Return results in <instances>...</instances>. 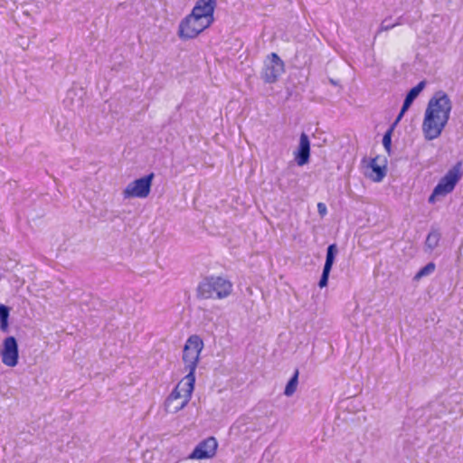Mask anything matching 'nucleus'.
I'll return each mask as SVG.
<instances>
[{"instance_id":"obj_1","label":"nucleus","mask_w":463,"mask_h":463,"mask_svg":"<svg viewBox=\"0 0 463 463\" xmlns=\"http://www.w3.org/2000/svg\"><path fill=\"white\" fill-rule=\"evenodd\" d=\"M452 102L443 90L436 91L430 99L422 122V132L426 140L439 137L448 124Z\"/></svg>"},{"instance_id":"obj_2","label":"nucleus","mask_w":463,"mask_h":463,"mask_svg":"<svg viewBox=\"0 0 463 463\" xmlns=\"http://www.w3.org/2000/svg\"><path fill=\"white\" fill-rule=\"evenodd\" d=\"M203 348V342L197 335H193L187 339L183 350V361L186 369L189 370L185 375L187 391L193 393L195 383V369L199 361V355Z\"/></svg>"},{"instance_id":"obj_3","label":"nucleus","mask_w":463,"mask_h":463,"mask_svg":"<svg viewBox=\"0 0 463 463\" xmlns=\"http://www.w3.org/2000/svg\"><path fill=\"white\" fill-rule=\"evenodd\" d=\"M232 290V284L230 280L221 276H210L199 283L196 296L200 299H222L227 298Z\"/></svg>"},{"instance_id":"obj_4","label":"nucleus","mask_w":463,"mask_h":463,"mask_svg":"<svg viewBox=\"0 0 463 463\" xmlns=\"http://www.w3.org/2000/svg\"><path fill=\"white\" fill-rule=\"evenodd\" d=\"M186 383L184 376L166 398L165 406L167 411L176 413L188 404L191 400L192 393H189L187 391L188 385Z\"/></svg>"},{"instance_id":"obj_5","label":"nucleus","mask_w":463,"mask_h":463,"mask_svg":"<svg viewBox=\"0 0 463 463\" xmlns=\"http://www.w3.org/2000/svg\"><path fill=\"white\" fill-rule=\"evenodd\" d=\"M285 71V63L276 52H271L264 61L260 78L265 83H275Z\"/></svg>"},{"instance_id":"obj_6","label":"nucleus","mask_w":463,"mask_h":463,"mask_svg":"<svg viewBox=\"0 0 463 463\" xmlns=\"http://www.w3.org/2000/svg\"><path fill=\"white\" fill-rule=\"evenodd\" d=\"M210 25V22H206L190 14L181 21L178 35L182 39H193Z\"/></svg>"},{"instance_id":"obj_7","label":"nucleus","mask_w":463,"mask_h":463,"mask_svg":"<svg viewBox=\"0 0 463 463\" xmlns=\"http://www.w3.org/2000/svg\"><path fill=\"white\" fill-rule=\"evenodd\" d=\"M155 177L154 173H150L143 177L130 182L123 191L125 198H146L151 192L152 182Z\"/></svg>"},{"instance_id":"obj_8","label":"nucleus","mask_w":463,"mask_h":463,"mask_svg":"<svg viewBox=\"0 0 463 463\" xmlns=\"http://www.w3.org/2000/svg\"><path fill=\"white\" fill-rule=\"evenodd\" d=\"M461 166L462 163L458 162L446 173L435 186V194L447 195L454 190L462 176Z\"/></svg>"},{"instance_id":"obj_9","label":"nucleus","mask_w":463,"mask_h":463,"mask_svg":"<svg viewBox=\"0 0 463 463\" xmlns=\"http://www.w3.org/2000/svg\"><path fill=\"white\" fill-rule=\"evenodd\" d=\"M1 356L3 364L7 366L14 367L18 364L19 349L14 336H7L4 340Z\"/></svg>"},{"instance_id":"obj_10","label":"nucleus","mask_w":463,"mask_h":463,"mask_svg":"<svg viewBox=\"0 0 463 463\" xmlns=\"http://www.w3.org/2000/svg\"><path fill=\"white\" fill-rule=\"evenodd\" d=\"M218 447L217 440L214 437H209L201 441L190 454L189 458L192 459H206L213 458Z\"/></svg>"},{"instance_id":"obj_11","label":"nucleus","mask_w":463,"mask_h":463,"mask_svg":"<svg viewBox=\"0 0 463 463\" xmlns=\"http://www.w3.org/2000/svg\"><path fill=\"white\" fill-rule=\"evenodd\" d=\"M217 0H197L192 10V14L212 24Z\"/></svg>"},{"instance_id":"obj_12","label":"nucleus","mask_w":463,"mask_h":463,"mask_svg":"<svg viewBox=\"0 0 463 463\" xmlns=\"http://www.w3.org/2000/svg\"><path fill=\"white\" fill-rule=\"evenodd\" d=\"M338 253V248L335 243L330 244L326 249V261L324 264L322 275L318 281L319 288L326 287L328 284L329 275L334 265L335 257Z\"/></svg>"},{"instance_id":"obj_13","label":"nucleus","mask_w":463,"mask_h":463,"mask_svg":"<svg viewBox=\"0 0 463 463\" xmlns=\"http://www.w3.org/2000/svg\"><path fill=\"white\" fill-rule=\"evenodd\" d=\"M295 161L299 166H303L309 162L310 159V141L306 133H302L299 137V144L294 152Z\"/></svg>"},{"instance_id":"obj_14","label":"nucleus","mask_w":463,"mask_h":463,"mask_svg":"<svg viewBox=\"0 0 463 463\" xmlns=\"http://www.w3.org/2000/svg\"><path fill=\"white\" fill-rule=\"evenodd\" d=\"M378 156L372 158L367 165V171L365 176L373 180V182H381L386 175L387 167L386 165H379L377 164Z\"/></svg>"},{"instance_id":"obj_15","label":"nucleus","mask_w":463,"mask_h":463,"mask_svg":"<svg viewBox=\"0 0 463 463\" xmlns=\"http://www.w3.org/2000/svg\"><path fill=\"white\" fill-rule=\"evenodd\" d=\"M425 86H426V81L421 80L407 92L405 99L403 100L402 109L399 112L400 116H404V114L408 111V109L412 105L413 101L417 99V97L420 95V93L424 90Z\"/></svg>"},{"instance_id":"obj_16","label":"nucleus","mask_w":463,"mask_h":463,"mask_svg":"<svg viewBox=\"0 0 463 463\" xmlns=\"http://www.w3.org/2000/svg\"><path fill=\"white\" fill-rule=\"evenodd\" d=\"M440 238L441 233L439 231L432 227L425 241L426 250L432 251L436 247H438Z\"/></svg>"},{"instance_id":"obj_17","label":"nucleus","mask_w":463,"mask_h":463,"mask_svg":"<svg viewBox=\"0 0 463 463\" xmlns=\"http://www.w3.org/2000/svg\"><path fill=\"white\" fill-rule=\"evenodd\" d=\"M298 375H299V371H298V369H296L293 375L288 381L285 390H284V394L287 397H290L295 393L298 384Z\"/></svg>"},{"instance_id":"obj_18","label":"nucleus","mask_w":463,"mask_h":463,"mask_svg":"<svg viewBox=\"0 0 463 463\" xmlns=\"http://www.w3.org/2000/svg\"><path fill=\"white\" fill-rule=\"evenodd\" d=\"M9 315H10V307L4 304H0V329L3 332H8Z\"/></svg>"},{"instance_id":"obj_19","label":"nucleus","mask_w":463,"mask_h":463,"mask_svg":"<svg viewBox=\"0 0 463 463\" xmlns=\"http://www.w3.org/2000/svg\"><path fill=\"white\" fill-rule=\"evenodd\" d=\"M436 269V265L434 262H429L424 267L420 269V270L415 274L413 279L414 280H420L421 278L428 276L434 272Z\"/></svg>"},{"instance_id":"obj_20","label":"nucleus","mask_w":463,"mask_h":463,"mask_svg":"<svg viewBox=\"0 0 463 463\" xmlns=\"http://www.w3.org/2000/svg\"><path fill=\"white\" fill-rule=\"evenodd\" d=\"M392 133L386 131L383 137V146L389 156L392 154Z\"/></svg>"},{"instance_id":"obj_21","label":"nucleus","mask_w":463,"mask_h":463,"mask_svg":"<svg viewBox=\"0 0 463 463\" xmlns=\"http://www.w3.org/2000/svg\"><path fill=\"white\" fill-rule=\"evenodd\" d=\"M397 24H399V23H392L391 18H385L381 24L379 32L388 31Z\"/></svg>"},{"instance_id":"obj_22","label":"nucleus","mask_w":463,"mask_h":463,"mask_svg":"<svg viewBox=\"0 0 463 463\" xmlns=\"http://www.w3.org/2000/svg\"><path fill=\"white\" fill-rule=\"evenodd\" d=\"M402 118H403V116H400V113H399L397 115L395 120L392 122V124L389 127V128L386 131L392 134L395 128L397 127V125L399 124V122L402 120Z\"/></svg>"},{"instance_id":"obj_23","label":"nucleus","mask_w":463,"mask_h":463,"mask_svg":"<svg viewBox=\"0 0 463 463\" xmlns=\"http://www.w3.org/2000/svg\"><path fill=\"white\" fill-rule=\"evenodd\" d=\"M317 210H318V213L321 216H324L326 213V204L323 203H317Z\"/></svg>"},{"instance_id":"obj_24","label":"nucleus","mask_w":463,"mask_h":463,"mask_svg":"<svg viewBox=\"0 0 463 463\" xmlns=\"http://www.w3.org/2000/svg\"><path fill=\"white\" fill-rule=\"evenodd\" d=\"M439 196H446L445 194H435V188L433 189L431 194L430 195L429 197V203H435V198L436 197H439Z\"/></svg>"},{"instance_id":"obj_25","label":"nucleus","mask_w":463,"mask_h":463,"mask_svg":"<svg viewBox=\"0 0 463 463\" xmlns=\"http://www.w3.org/2000/svg\"><path fill=\"white\" fill-rule=\"evenodd\" d=\"M329 82L334 85V86H336L338 85V82L336 80H335L334 79H329Z\"/></svg>"},{"instance_id":"obj_26","label":"nucleus","mask_w":463,"mask_h":463,"mask_svg":"<svg viewBox=\"0 0 463 463\" xmlns=\"http://www.w3.org/2000/svg\"><path fill=\"white\" fill-rule=\"evenodd\" d=\"M180 402H181V400L176 401V402H175V404L180 403Z\"/></svg>"}]
</instances>
